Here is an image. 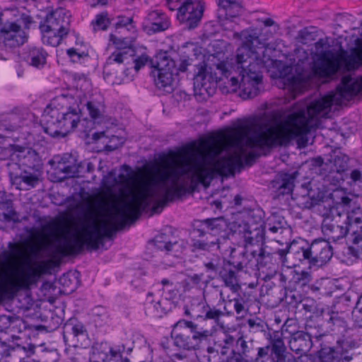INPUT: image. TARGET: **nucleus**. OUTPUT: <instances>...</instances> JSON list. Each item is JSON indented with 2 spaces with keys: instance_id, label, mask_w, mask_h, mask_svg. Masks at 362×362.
Listing matches in <instances>:
<instances>
[{
  "instance_id": "1",
  "label": "nucleus",
  "mask_w": 362,
  "mask_h": 362,
  "mask_svg": "<svg viewBox=\"0 0 362 362\" xmlns=\"http://www.w3.org/2000/svg\"><path fill=\"white\" fill-rule=\"evenodd\" d=\"M334 95H328L315 100L307 110L300 108L286 115L283 109L275 110L263 114L267 122L259 123L261 117H253L251 127H238L247 129L250 133L245 141V146L261 151L268 150L287 145L292 139L300 138L303 140L310 132L311 121L315 117L327 115L334 104Z\"/></svg>"
},
{
  "instance_id": "2",
  "label": "nucleus",
  "mask_w": 362,
  "mask_h": 362,
  "mask_svg": "<svg viewBox=\"0 0 362 362\" xmlns=\"http://www.w3.org/2000/svg\"><path fill=\"white\" fill-rule=\"evenodd\" d=\"M218 153L217 148L209 146L206 151H201L194 156L193 165L185 160L180 168H173L169 170L156 168L159 173L158 181L163 184L170 182L172 185L166 189L164 199L153 206L152 211L160 214L167 202L194 192L199 185L207 187L217 175L232 173L235 163L240 165L238 156L215 160Z\"/></svg>"
},
{
  "instance_id": "3",
  "label": "nucleus",
  "mask_w": 362,
  "mask_h": 362,
  "mask_svg": "<svg viewBox=\"0 0 362 362\" xmlns=\"http://www.w3.org/2000/svg\"><path fill=\"white\" fill-rule=\"evenodd\" d=\"M248 58L243 52H238L235 57V64L228 62H221L216 65L218 71L212 72V68L207 69L206 64L203 61L196 65L193 75L194 88L195 93L200 95L209 94V89L211 84H216L224 78H230L232 90L241 89L240 95L244 99L253 98L259 95L262 86V74L255 69L256 64H249L245 69L243 63Z\"/></svg>"
},
{
  "instance_id": "4",
  "label": "nucleus",
  "mask_w": 362,
  "mask_h": 362,
  "mask_svg": "<svg viewBox=\"0 0 362 362\" xmlns=\"http://www.w3.org/2000/svg\"><path fill=\"white\" fill-rule=\"evenodd\" d=\"M207 302L185 305L183 314L192 319L179 320L173 326L171 337L174 344L184 350H197L200 344L208 341L214 334L216 326L223 317L221 309Z\"/></svg>"
},
{
  "instance_id": "5",
  "label": "nucleus",
  "mask_w": 362,
  "mask_h": 362,
  "mask_svg": "<svg viewBox=\"0 0 362 362\" xmlns=\"http://www.w3.org/2000/svg\"><path fill=\"white\" fill-rule=\"evenodd\" d=\"M132 211V205L126 204L115 216L117 226L108 227L103 225L99 227L96 223H91L83 227V238H77L65 239L55 250L62 257L74 255L81 253L86 246L88 250H97L103 245L105 238L112 239L117 230L123 229L128 222V214Z\"/></svg>"
},
{
  "instance_id": "6",
  "label": "nucleus",
  "mask_w": 362,
  "mask_h": 362,
  "mask_svg": "<svg viewBox=\"0 0 362 362\" xmlns=\"http://www.w3.org/2000/svg\"><path fill=\"white\" fill-rule=\"evenodd\" d=\"M71 95L54 98L45 107L42 119L44 132L52 137H64L73 132L81 122V109L72 104Z\"/></svg>"
},
{
  "instance_id": "7",
  "label": "nucleus",
  "mask_w": 362,
  "mask_h": 362,
  "mask_svg": "<svg viewBox=\"0 0 362 362\" xmlns=\"http://www.w3.org/2000/svg\"><path fill=\"white\" fill-rule=\"evenodd\" d=\"M217 18L219 25L224 30L233 32L234 39L242 40L243 45L238 49L237 54L243 52L247 57L255 55L259 57V49H264V45L260 42L258 36L252 34L247 30L240 32L236 30L240 21L243 7L238 0H218Z\"/></svg>"
},
{
  "instance_id": "8",
  "label": "nucleus",
  "mask_w": 362,
  "mask_h": 362,
  "mask_svg": "<svg viewBox=\"0 0 362 362\" xmlns=\"http://www.w3.org/2000/svg\"><path fill=\"white\" fill-rule=\"evenodd\" d=\"M227 224L223 218H211L196 220L192 225L190 248L192 252L211 251L214 249L226 254L225 245L230 244L228 238L216 236L225 232Z\"/></svg>"
},
{
  "instance_id": "9",
  "label": "nucleus",
  "mask_w": 362,
  "mask_h": 362,
  "mask_svg": "<svg viewBox=\"0 0 362 362\" xmlns=\"http://www.w3.org/2000/svg\"><path fill=\"white\" fill-rule=\"evenodd\" d=\"M341 62L347 71H354L362 66V51L348 54L346 52H334L332 50L322 52L313 66L314 73L321 78H331L341 68Z\"/></svg>"
},
{
  "instance_id": "10",
  "label": "nucleus",
  "mask_w": 362,
  "mask_h": 362,
  "mask_svg": "<svg viewBox=\"0 0 362 362\" xmlns=\"http://www.w3.org/2000/svg\"><path fill=\"white\" fill-rule=\"evenodd\" d=\"M151 66L154 69L152 73L155 78L156 87L163 92L170 93L173 90L174 76L180 73H185L188 66L191 64L189 59H182L177 65L175 60L170 58L166 54L156 55L151 61Z\"/></svg>"
},
{
  "instance_id": "11",
  "label": "nucleus",
  "mask_w": 362,
  "mask_h": 362,
  "mask_svg": "<svg viewBox=\"0 0 362 362\" xmlns=\"http://www.w3.org/2000/svg\"><path fill=\"white\" fill-rule=\"evenodd\" d=\"M39 28L43 44L57 47L69 33L70 16L64 8H57L47 15Z\"/></svg>"
},
{
  "instance_id": "12",
  "label": "nucleus",
  "mask_w": 362,
  "mask_h": 362,
  "mask_svg": "<svg viewBox=\"0 0 362 362\" xmlns=\"http://www.w3.org/2000/svg\"><path fill=\"white\" fill-rule=\"evenodd\" d=\"M300 247L298 245L293 247L300 262L319 267L327 263L332 257V247L323 238L315 239L310 244L300 239Z\"/></svg>"
},
{
  "instance_id": "13",
  "label": "nucleus",
  "mask_w": 362,
  "mask_h": 362,
  "mask_svg": "<svg viewBox=\"0 0 362 362\" xmlns=\"http://www.w3.org/2000/svg\"><path fill=\"white\" fill-rule=\"evenodd\" d=\"M5 151L8 155V160L6 163L8 171L12 164L25 170L38 171L41 168L42 160L38 153L33 148L13 144Z\"/></svg>"
},
{
  "instance_id": "14",
  "label": "nucleus",
  "mask_w": 362,
  "mask_h": 362,
  "mask_svg": "<svg viewBox=\"0 0 362 362\" xmlns=\"http://www.w3.org/2000/svg\"><path fill=\"white\" fill-rule=\"evenodd\" d=\"M229 258L237 272H243L249 275L258 274V261L257 249L244 247L239 250L228 245Z\"/></svg>"
},
{
  "instance_id": "15",
  "label": "nucleus",
  "mask_w": 362,
  "mask_h": 362,
  "mask_svg": "<svg viewBox=\"0 0 362 362\" xmlns=\"http://www.w3.org/2000/svg\"><path fill=\"white\" fill-rule=\"evenodd\" d=\"M39 274L36 269L28 270L21 278L16 281L8 277L0 278V303L6 300H11L23 288H28L35 283Z\"/></svg>"
},
{
  "instance_id": "16",
  "label": "nucleus",
  "mask_w": 362,
  "mask_h": 362,
  "mask_svg": "<svg viewBox=\"0 0 362 362\" xmlns=\"http://www.w3.org/2000/svg\"><path fill=\"white\" fill-rule=\"evenodd\" d=\"M204 11V4L199 0L185 1L177 10V18L188 29L198 26Z\"/></svg>"
},
{
  "instance_id": "17",
  "label": "nucleus",
  "mask_w": 362,
  "mask_h": 362,
  "mask_svg": "<svg viewBox=\"0 0 362 362\" xmlns=\"http://www.w3.org/2000/svg\"><path fill=\"white\" fill-rule=\"evenodd\" d=\"M239 233L242 235L246 247L259 249L265 245V226L262 218L255 223L246 222L240 225Z\"/></svg>"
},
{
  "instance_id": "18",
  "label": "nucleus",
  "mask_w": 362,
  "mask_h": 362,
  "mask_svg": "<svg viewBox=\"0 0 362 362\" xmlns=\"http://www.w3.org/2000/svg\"><path fill=\"white\" fill-rule=\"evenodd\" d=\"M326 315L328 317L325 319L328 328L334 334L341 336L337 341L341 348L344 349L347 347H355L356 342L351 338L349 339V338L346 337V334H347L349 330L347 322L349 317L341 315L335 313L334 312H330L328 310H327Z\"/></svg>"
},
{
  "instance_id": "19",
  "label": "nucleus",
  "mask_w": 362,
  "mask_h": 362,
  "mask_svg": "<svg viewBox=\"0 0 362 362\" xmlns=\"http://www.w3.org/2000/svg\"><path fill=\"white\" fill-rule=\"evenodd\" d=\"M27 36L21 26L16 22H6L0 27V40L6 47L14 48L23 45Z\"/></svg>"
},
{
  "instance_id": "20",
  "label": "nucleus",
  "mask_w": 362,
  "mask_h": 362,
  "mask_svg": "<svg viewBox=\"0 0 362 362\" xmlns=\"http://www.w3.org/2000/svg\"><path fill=\"white\" fill-rule=\"evenodd\" d=\"M254 352L253 341L247 340L242 334L237 338L235 346L226 358V362H253L252 354Z\"/></svg>"
},
{
  "instance_id": "21",
  "label": "nucleus",
  "mask_w": 362,
  "mask_h": 362,
  "mask_svg": "<svg viewBox=\"0 0 362 362\" xmlns=\"http://www.w3.org/2000/svg\"><path fill=\"white\" fill-rule=\"evenodd\" d=\"M170 26L169 17L160 10L149 11L143 23V30L148 35L163 32Z\"/></svg>"
},
{
  "instance_id": "22",
  "label": "nucleus",
  "mask_w": 362,
  "mask_h": 362,
  "mask_svg": "<svg viewBox=\"0 0 362 362\" xmlns=\"http://www.w3.org/2000/svg\"><path fill=\"white\" fill-rule=\"evenodd\" d=\"M322 334H317L309 330L308 332L298 331L291 337L288 341L289 349L297 354L303 355L308 352L313 346V337L319 339Z\"/></svg>"
},
{
  "instance_id": "23",
  "label": "nucleus",
  "mask_w": 362,
  "mask_h": 362,
  "mask_svg": "<svg viewBox=\"0 0 362 362\" xmlns=\"http://www.w3.org/2000/svg\"><path fill=\"white\" fill-rule=\"evenodd\" d=\"M337 91L342 98L348 99L357 95L362 91V76L353 78L345 76L337 86Z\"/></svg>"
},
{
  "instance_id": "24",
  "label": "nucleus",
  "mask_w": 362,
  "mask_h": 362,
  "mask_svg": "<svg viewBox=\"0 0 362 362\" xmlns=\"http://www.w3.org/2000/svg\"><path fill=\"white\" fill-rule=\"evenodd\" d=\"M47 52L42 47H28L22 53V60L28 65L42 69L47 64Z\"/></svg>"
},
{
  "instance_id": "25",
  "label": "nucleus",
  "mask_w": 362,
  "mask_h": 362,
  "mask_svg": "<svg viewBox=\"0 0 362 362\" xmlns=\"http://www.w3.org/2000/svg\"><path fill=\"white\" fill-rule=\"evenodd\" d=\"M257 259L258 261V274L266 273L264 277H270L276 273L279 264H277L274 255L270 252L266 251L265 247H259L257 249Z\"/></svg>"
},
{
  "instance_id": "26",
  "label": "nucleus",
  "mask_w": 362,
  "mask_h": 362,
  "mask_svg": "<svg viewBox=\"0 0 362 362\" xmlns=\"http://www.w3.org/2000/svg\"><path fill=\"white\" fill-rule=\"evenodd\" d=\"M236 148L237 150L232 155L228 156H223V158L238 156L240 161V165H238L236 163H235L234 169L233 170L232 173H228L223 175H217V176L228 177L230 175H234L236 170H240L244 167V165L252 166L256 162L257 159L260 156L259 153L254 151H251L247 153L245 146L239 142H238L236 144Z\"/></svg>"
},
{
  "instance_id": "27",
  "label": "nucleus",
  "mask_w": 362,
  "mask_h": 362,
  "mask_svg": "<svg viewBox=\"0 0 362 362\" xmlns=\"http://www.w3.org/2000/svg\"><path fill=\"white\" fill-rule=\"evenodd\" d=\"M81 165L76 163V158L69 153L64 154L58 160L55 168L56 173H63L61 179L78 177L80 173Z\"/></svg>"
},
{
  "instance_id": "28",
  "label": "nucleus",
  "mask_w": 362,
  "mask_h": 362,
  "mask_svg": "<svg viewBox=\"0 0 362 362\" xmlns=\"http://www.w3.org/2000/svg\"><path fill=\"white\" fill-rule=\"evenodd\" d=\"M122 169L125 170L127 174H119L118 177L119 180H118L117 177H112V173H109L103 178L101 186L104 189L110 191L117 185L122 184L127 185L133 182L134 180V172L132 168L129 165L124 164L122 165Z\"/></svg>"
},
{
  "instance_id": "29",
  "label": "nucleus",
  "mask_w": 362,
  "mask_h": 362,
  "mask_svg": "<svg viewBox=\"0 0 362 362\" xmlns=\"http://www.w3.org/2000/svg\"><path fill=\"white\" fill-rule=\"evenodd\" d=\"M35 171L21 170L12 164L8 171L11 180L16 183L23 182L29 187H35L38 183V177L35 175Z\"/></svg>"
},
{
  "instance_id": "30",
  "label": "nucleus",
  "mask_w": 362,
  "mask_h": 362,
  "mask_svg": "<svg viewBox=\"0 0 362 362\" xmlns=\"http://www.w3.org/2000/svg\"><path fill=\"white\" fill-rule=\"evenodd\" d=\"M264 335L268 344L264 346L258 348L255 361H258L269 355L271 362H272L274 358V344H281L283 340L282 333L278 330H269L265 333Z\"/></svg>"
},
{
  "instance_id": "31",
  "label": "nucleus",
  "mask_w": 362,
  "mask_h": 362,
  "mask_svg": "<svg viewBox=\"0 0 362 362\" xmlns=\"http://www.w3.org/2000/svg\"><path fill=\"white\" fill-rule=\"evenodd\" d=\"M238 272L229 259L223 262L218 275L226 287L231 290H236L240 286Z\"/></svg>"
},
{
  "instance_id": "32",
  "label": "nucleus",
  "mask_w": 362,
  "mask_h": 362,
  "mask_svg": "<svg viewBox=\"0 0 362 362\" xmlns=\"http://www.w3.org/2000/svg\"><path fill=\"white\" fill-rule=\"evenodd\" d=\"M88 335V331L82 322L78 321L76 318H70L64 324L63 327V339L66 343L70 337L74 339L79 337H85Z\"/></svg>"
},
{
  "instance_id": "33",
  "label": "nucleus",
  "mask_w": 362,
  "mask_h": 362,
  "mask_svg": "<svg viewBox=\"0 0 362 362\" xmlns=\"http://www.w3.org/2000/svg\"><path fill=\"white\" fill-rule=\"evenodd\" d=\"M156 192L151 188H148L141 192L139 195H133L132 202L134 204V209L139 214L148 209L153 202L156 197Z\"/></svg>"
},
{
  "instance_id": "34",
  "label": "nucleus",
  "mask_w": 362,
  "mask_h": 362,
  "mask_svg": "<svg viewBox=\"0 0 362 362\" xmlns=\"http://www.w3.org/2000/svg\"><path fill=\"white\" fill-rule=\"evenodd\" d=\"M90 117L96 120L103 117L105 110V100L101 95H93L86 104Z\"/></svg>"
},
{
  "instance_id": "35",
  "label": "nucleus",
  "mask_w": 362,
  "mask_h": 362,
  "mask_svg": "<svg viewBox=\"0 0 362 362\" xmlns=\"http://www.w3.org/2000/svg\"><path fill=\"white\" fill-rule=\"evenodd\" d=\"M299 246L300 245V239L299 240H293L291 243L286 245V247L284 249H276L274 251L272 252L271 254L274 255V259L277 264L286 265L287 263V255H292L293 258L296 260H298V255L294 252L293 250V246Z\"/></svg>"
},
{
  "instance_id": "36",
  "label": "nucleus",
  "mask_w": 362,
  "mask_h": 362,
  "mask_svg": "<svg viewBox=\"0 0 362 362\" xmlns=\"http://www.w3.org/2000/svg\"><path fill=\"white\" fill-rule=\"evenodd\" d=\"M291 274L292 277L288 283L290 287L299 290H303L307 286L308 288L309 287V284L312 281V276L308 272L293 270L291 272Z\"/></svg>"
},
{
  "instance_id": "37",
  "label": "nucleus",
  "mask_w": 362,
  "mask_h": 362,
  "mask_svg": "<svg viewBox=\"0 0 362 362\" xmlns=\"http://www.w3.org/2000/svg\"><path fill=\"white\" fill-rule=\"evenodd\" d=\"M349 160L347 156L339 153L330 160L329 163H325L327 168L324 169L326 170L329 169V173L341 174L347 170Z\"/></svg>"
},
{
  "instance_id": "38",
  "label": "nucleus",
  "mask_w": 362,
  "mask_h": 362,
  "mask_svg": "<svg viewBox=\"0 0 362 362\" xmlns=\"http://www.w3.org/2000/svg\"><path fill=\"white\" fill-rule=\"evenodd\" d=\"M352 308L351 300L346 297H341L334 301L330 307H328L327 310L349 317Z\"/></svg>"
},
{
  "instance_id": "39",
  "label": "nucleus",
  "mask_w": 362,
  "mask_h": 362,
  "mask_svg": "<svg viewBox=\"0 0 362 362\" xmlns=\"http://www.w3.org/2000/svg\"><path fill=\"white\" fill-rule=\"evenodd\" d=\"M110 344L106 341L95 342L92 346V357L95 362H107Z\"/></svg>"
},
{
  "instance_id": "40",
  "label": "nucleus",
  "mask_w": 362,
  "mask_h": 362,
  "mask_svg": "<svg viewBox=\"0 0 362 362\" xmlns=\"http://www.w3.org/2000/svg\"><path fill=\"white\" fill-rule=\"evenodd\" d=\"M325 234L327 236L328 241L334 243L343 238L348 233V229H346V226H339L335 224H328L323 228Z\"/></svg>"
},
{
  "instance_id": "41",
  "label": "nucleus",
  "mask_w": 362,
  "mask_h": 362,
  "mask_svg": "<svg viewBox=\"0 0 362 362\" xmlns=\"http://www.w3.org/2000/svg\"><path fill=\"white\" fill-rule=\"evenodd\" d=\"M112 23L107 11H102L95 15L90 22V26L94 33L107 30Z\"/></svg>"
},
{
  "instance_id": "42",
  "label": "nucleus",
  "mask_w": 362,
  "mask_h": 362,
  "mask_svg": "<svg viewBox=\"0 0 362 362\" xmlns=\"http://www.w3.org/2000/svg\"><path fill=\"white\" fill-rule=\"evenodd\" d=\"M274 358L272 362H297V358L288 352L284 339L281 344H274Z\"/></svg>"
},
{
  "instance_id": "43",
  "label": "nucleus",
  "mask_w": 362,
  "mask_h": 362,
  "mask_svg": "<svg viewBox=\"0 0 362 362\" xmlns=\"http://www.w3.org/2000/svg\"><path fill=\"white\" fill-rule=\"evenodd\" d=\"M295 177L291 174L285 173L281 176L279 181L277 182L276 194L281 195L290 194L292 193L294 187Z\"/></svg>"
},
{
  "instance_id": "44",
  "label": "nucleus",
  "mask_w": 362,
  "mask_h": 362,
  "mask_svg": "<svg viewBox=\"0 0 362 362\" xmlns=\"http://www.w3.org/2000/svg\"><path fill=\"white\" fill-rule=\"evenodd\" d=\"M155 246L161 251H165L166 253L172 252L177 247H180L177 242L172 243L170 240L169 236L165 233L157 235L154 240Z\"/></svg>"
},
{
  "instance_id": "45",
  "label": "nucleus",
  "mask_w": 362,
  "mask_h": 362,
  "mask_svg": "<svg viewBox=\"0 0 362 362\" xmlns=\"http://www.w3.org/2000/svg\"><path fill=\"white\" fill-rule=\"evenodd\" d=\"M200 362H226V359L221 361L218 351L212 346L200 350L197 354Z\"/></svg>"
},
{
  "instance_id": "46",
  "label": "nucleus",
  "mask_w": 362,
  "mask_h": 362,
  "mask_svg": "<svg viewBox=\"0 0 362 362\" xmlns=\"http://www.w3.org/2000/svg\"><path fill=\"white\" fill-rule=\"evenodd\" d=\"M237 338L232 336L228 331L223 332V337L218 341V346L221 348V354L226 355L229 351H231L235 346Z\"/></svg>"
},
{
  "instance_id": "47",
  "label": "nucleus",
  "mask_w": 362,
  "mask_h": 362,
  "mask_svg": "<svg viewBox=\"0 0 362 362\" xmlns=\"http://www.w3.org/2000/svg\"><path fill=\"white\" fill-rule=\"evenodd\" d=\"M319 358L322 362H340L343 356L342 353L334 348H328L320 350Z\"/></svg>"
},
{
  "instance_id": "48",
  "label": "nucleus",
  "mask_w": 362,
  "mask_h": 362,
  "mask_svg": "<svg viewBox=\"0 0 362 362\" xmlns=\"http://www.w3.org/2000/svg\"><path fill=\"white\" fill-rule=\"evenodd\" d=\"M66 54L70 60L74 63H85L90 58L88 50H81L76 47L68 49Z\"/></svg>"
},
{
  "instance_id": "49",
  "label": "nucleus",
  "mask_w": 362,
  "mask_h": 362,
  "mask_svg": "<svg viewBox=\"0 0 362 362\" xmlns=\"http://www.w3.org/2000/svg\"><path fill=\"white\" fill-rule=\"evenodd\" d=\"M115 27L116 29L126 28L127 30L132 33L136 32V25L133 16H118Z\"/></svg>"
},
{
  "instance_id": "50",
  "label": "nucleus",
  "mask_w": 362,
  "mask_h": 362,
  "mask_svg": "<svg viewBox=\"0 0 362 362\" xmlns=\"http://www.w3.org/2000/svg\"><path fill=\"white\" fill-rule=\"evenodd\" d=\"M110 40L118 51H126L125 49H128L131 52H132L130 56L134 55L135 51L131 47V40L129 37H120L114 34H110Z\"/></svg>"
},
{
  "instance_id": "51",
  "label": "nucleus",
  "mask_w": 362,
  "mask_h": 362,
  "mask_svg": "<svg viewBox=\"0 0 362 362\" xmlns=\"http://www.w3.org/2000/svg\"><path fill=\"white\" fill-rule=\"evenodd\" d=\"M0 209L4 210L2 212L4 218L7 221H16L17 214L13 207V202L11 199H5L0 202Z\"/></svg>"
},
{
  "instance_id": "52",
  "label": "nucleus",
  "mask_w": 362,
  "mask_h": 362,
  "mask_svg": "<svg viewBox=\"0 0 362 362\" xmlns=\"http://www.w3.org/2000/svg\"><path fill=\"white\" fill-rule=\"evenodd\" d=\"M110 350L108 353V361H118L122 358L123 353L126 351V346L123 343L115 345L114 346L110 345ZM132 351V348H128L127 353L129 354Z\"/></svg>"
},
{
  "instance_id": "53",
  "label": "nucleus",
  "mask_w": 362,
  "mask_h": 362,
  "mask_svg": "<svg viewBox=\"0 0 362 362\" xmlns=\"http://www.w3.org/2000/svg\"><path fill=\"white\" fill-rule=\"evenodd\" d=\"M226 259L216 255L204 262V267L207 272L218 274L223 264V262H226Z\"/></svg>"
},
{
  "instance_id": "54",
  "label": "nucleus",
  "mask_w": 362,
  "mask_h": 362,
  "mask_svg": "<svg viewBox=\"0 0 362 362\" xmlns=\"http://www.w3.org/2000/svg\"><path fill=\"white\" fill-rule=\"evenodd\" d=\"M304 83V78L300 74L288 76L284 78V83L291 90L300 88Z\"/></svg>"
},
{
  "instance_id": "55",
  "label": "nucleus",
  "mask_w": 362,
  "mask_h": 362,
  "mask_svg": "<svg viewBox=\"0 0 362 362\" xmlns=\"http://www.w3.org/2000/svg\"><path fill=\"white\" fill-rule=\"evenodd\" d=\"M346 229H348V233H350L354 236L353 242L358 243L362 240V224L356 223L350 221H346Z\"/></svg>"
},
{
  "instance_id": "56",
  "label": "nucleus",
  "mask_w": 362,
  "mask_h": 362,
  "mask_svg": "<svg viewBox=\"0 0 362 362\" xmlns=\"http://www.w3.org/2000/svg\"><path fill=\"white\" fill-rule=\"evenodd\" d=\"M285 298L288 303H298L301 301L300 290L285 286Z\"/></svg>"
},
{
  "instance_id": "57",
  "label": "nucleus",
  "mask_w": 362,
  "mask_h": 362,
  "mask_svg": "<svg viewBox=\"0 0 362 362\" xmlns=\"http://www.w3.org/2000/svg\"><path fill=\"white\" fill-rule=\"evenodd\" d=\"M316 37V30L315 27H306L298 32V38L303 44L313 42Z\"/></svg>"
},
{
  "instance_id": "58",
  "label": "nucleus",
  "mask_w": 362,
  "mask_h": 362,
  "mask_svg": "<svg viewBox=\"0 0 362 362\" xmlns=\"http://www.w3.org/2000/svg\"><path fill=\"white\" fill-rule=\"evenodd\" d=\"M170 305V302L168 300V297L163 298L158 302L153 304L154 309V315L156 317H160L163 315H165L170 308L168 306Z\"/></svg>"
},
{
  "instance_id": "59",
  "label": "nucleus",
  "mask_w": 362,
  "mask_h": 362,
  "mask_svg": "<svg viewBox=\"0 0 362 362\" xmlns=\"http://www.w3.org/2000/svg\"><path fill=\"white\" fill-rule=\"evenodd\" d=\"M8 248L9 250H5L0 254V259L4 262L11 261L19 254V249L16 244L10 242Z\"/></svg>"
},
{
  "instance_id": "60",
  "label": "nucleus",
  "mask_w": 362,
  "mask_h": 362,
  "mask_svg": "<svg viewBox=\"0 0 362 362\" xmlns=\"http://www.w3.org/2000/svg\"><path fill=\"white\" fill-rule=\"evenodd\" d=\"M247 325L249 327V331L252 333L264 332L267 326V323L257 317L247 319Z\"/></svg>"
},
{
  "instance_id": "61",
  "label": "nucleus",
  "mask_w": 362,
  "mask_h": 362,
  "mask_svg": "<svg viewBox=\"0 0 362 362\" xmlns=\"http://www.w3.org/2000/svg\"><path fill=\"white\" fill-rule=\"evenodd\" d=\"M128 51H115L113 52L105 62V66L112 65L114 63L122 64L128 59Z\"/></svg>"
},
{
  "instance_id": "62",
  "label": "nucleus",
  "mask_w": 362,
  "mask_h": 362,
  "mask_svg": "<svg viewBox=\"0 0 362 362\" xmlns=\"http://www.w3.org/2000/svg\"><path fill=\"white\" fill-rule=\"evenodd\" d=\"M233 303V311L235 312L236 319H241L245 317L247 310L245 306V300L243 298H234L230 299Z\"/></svg>"
},
{
  "instance_id": "63",
  "label": "nucleus",
  "mask_w": 362,
  "mask_h": 362,
  "mask_svg": "<svg viewBox=\"0 0 362 362\" xmlns=\"http://www.w3.org/2000/svg\"><path fill=\"white\" fill-rule=\"evenodd\" d=\"M57 263L53 259H47L40 262L37 267L38 274H51Z\"/></svg>"
},
{
  "instance_id": "64",
  "label": "nucleus",
  "mask_w": 362,
  "mask_h": 362,
  "mask_svg": "<svg viewBox=\"0 0 362 362\" xmlns=\"http://www.w3.org/2000/svg\"><path fill=\"white\" fill-rule=\"evenodd\" d=\"M346 221L362 224V209L357 207L349 212Z\"/></svg>"
}]
</instances>
